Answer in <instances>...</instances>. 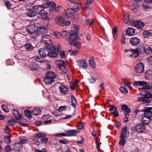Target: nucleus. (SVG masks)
<instances>
[{
	"mask_svg": "<svg viewBox=\"0 0 152 152\" xmlns=\"http://www.w3.org/2000/svg\"><path fill=\"white\" fill-rule=\"evenodd\" d=\"M127 127L126 126H124L123 127L122 129L121 132V137L123 138L127 137V134H129V131L127 130Z\"/></svg>",
	"mask_w": 152,
	"mask_h": 152,
	"instance_id": "nucleus-19",
	"label": "nucleus"
},
{
	"mask_svg": "<svg viewBox=\"0 0 152 152\" xmlns=\"http://www.w3.org/2000/svg\"><path fill=\"white\" fill-rule=\"evenodd\" d=\"M71 96L72 102L71 105L72 106L74 107L77 104V103L76 100V98H75V96L71 94Z\"/></svg>",
	"mask_w": 152,
	"mask_h": 152,
	"instance_id": "nucleus-41",
	"label": "nucleus"
},
{
	"mask_svg": "<svg viewBox=\"0 0 152 152\" xmlns=\"http://www.w3.org/2000/svg\"><path fill=\"white\" fill-rule=\"evenodd\" d=\"M94 2L93 0H86V2L84 6L86 9H87L88 8L90 5L92 4Z\"/></svg>",
	"mask_w": 152,
	"mask_h": 152,
	"instance_id": "nucleus-38",
	"label": "nucleus"
},
{
	"mask_svg": "<svg viewBox=\"0 0 152 152\" xmlns=\"http://www.w3.org/2000/svg\"><path fill=\"white\" fill-rule=\"evenodd\" d=\"M84 126L83 123L82 122H80L78 123L77 125V127L78 129L81 130L83 129Z\"/></svg>",
	"mask_w": 152,
	"mask_h": 152,
	"instance_id": "nucleus-51",
	"label": "nucleus"
},
{
	"mask_svg": "<svg viewBox=\"0 0 152 152\" xmlns=\"http://www.w3.org/2000/svg\"><path fill=\"white\" fill-rule=\"evenodd\" d=\"M14 116L15 117L13 120H9L8 121V124L10 126H13L14 125L13 121L16 123L19 122L21 121V115L19 113L18 111L17 110H13L12 112Z\"/></svg>",
	"mask_w": 152,
	"mask_h": 152,
	"instance_id": "nucleus-3",
	"label": "nucleus"
},
{
	"mask_svg": "<svg viewBox=\"0 0 152 152\" xmlns=\"http://www.w3.org/2000/svg\"><path fill=\"white\" fill-rule=\"evenodd\" d=\"M44 80V81L47 84H51L54 82V79L52 78H49L48 77H45Z\"/></svg>",
	"mask_w": 152,
	"mask_h": 152,
	"instance_id": "nucleus-32",
	"label": "nucleus"
},
{
	"mask_svg": "<svg viewBox=\"0 0 152 152\" xmlns=\"http://www.w3.org/2000/svg\"><path fill=\"white\" fill-rule=\"evenodd\" d=\"M25 48L28 51H31L33 48V47L31 43H28L26 44Z\"/></svg>",
	"mask_w": 152,
	"mask_h": 152,
	"instance_id": "nucleus-43",
	"label": "nucleus"
},
{
	"mask_svg": "<svg viewBox=\"0 0 152 152\" xmlns=\"http://www.w3.org/2000/svg\"><path fill=\"white\" fill-rule=\"evenodd\" d=\"M67 107L66 106H60L59 107L58 110L59 111H62L65 110L67 109Z\"/></svg>",
	"mask_w": 152,
	"mask_h": 152,
	"instance_id": "nucleus-62",
	"label": "nucleus"
},
{
	"mask_svg": "<svg viewBox=\"0 0 152 152\" xmlns=\"http://www.w3.org/2000/svg\"><path fill=\"white\" fill-rule=\"evenodd\" d=\"M70 44L71 45H74L77 49H79L80 48L81 44L80 42L77 41V40L73 42L72 43H70Z\"/></svg>",
	"mask_w": 152,
	"mask_h": 152,
	"instance_id": "nucleus-35",
	"label": "nucleus"
},
{
	"mask_svg": "<svg viewBox=\"0 0 152 152\" xmlns=\"http://www.w3.org/2000/svg\"><path fill=\"white\" fill-rule=\"evenodd\" d=\"M30 144L31 145H39L40 142L37 140L33 138H31L29 140Z\"/></svg>",
	"mask_w": 152,
	"mask_h": 152,
	"instance_id": "nucleus-29",
	"label": "nucleus"
},
{
	"mask_svg": "<svg viewBox=\"0 0 152 152\" xmlns=\"http://www.w3.org/2000/svg\"><path fill=\"white\" fill-rule=\"evenodd\" d=\"M24 114L27 118L30 119L31 118V112L30 110H25L24 111Z\"/></svg>",
	"mask_w": 152,
	"mask_h": 152,
	"instance_id": "nucleus-40",
	"label": "nucleus"
},
{
	"mask_svg": "<svg viewBox=\"0 0 152 152\" xmlns=\"http://www.w3.org/2000/svg\"><path fill=\"white\" fill-rule=\"evenodd\" d=\"M22 147L20 143H17L14 144L13 148V149L15 151H18Z\"/></svg>",
	"mask_w": 152,
	"mask_h": 152,
	"instance_id": "nucleus-31",
	"label": "nucleus"
},
{
	"mask_svg": "<svg viewBox=\"0 0 152 152\" xmlns=\"http://www.w3.org/2000/svg\"><path fill=\"white\" fill-rule=\"evenodd\" d=\"M78 50H69L68 52L70 55H75L78 52Z\"/></svg>",
	"mask_w": 152,
	"mask_h": 152,
	"instance_id": "nucleus-52",
	"label": "nucleus"
},
{
	"mask_svg": "<svg viewBox=\"0 0 152 152\" xmlns=\"http://www.w3.org/2000/svg\"><path fill=\"white\" fill-rule=\"evenodd\" d=\"M40 141L42 143H47L48 140V138L45 137L43 138L40 139Z\"/></svg>",
	"mask_w": 152,
	"mask_h": 152,
	"instance_id": "nucleus-60",
	"label": "nucleus"
},
{
	"mask_svg": "<svg viewBox=\"0 0 152 152\" xmlns=\"http://www.w3.org/2000/svg\"><path fill=\"white\" fill-rule=\"evenodd\" d=\"M37 26L31 25L28 26L26 29V31L31 34L30 37L33 39H36L39 36V33Z\"/></svg>",
	"mask_w": 152,
	"mask_h": 152,
	"instance_id": "nucleus-1",
	"label": "nucleus"
},
{
	"mask_svg": "<svg viewBox=\"0 0 152 152\" xmlns=\"http://www.w3.org/2000/svg\"><path fill=\"white\" fill-rule=\"evenodd\" d=\"M39 33V35L40 34H44L47 33L48 31V29L44 26H40L39 28H38Z\"/></svg>",
	"mask_w": 152,
	"mask_h": 152,
	"instance_id": "nucleus-23",
	"label": "nucleus"
},
{
	"mask_svg": "<svg viewBox=\"0 0 152 152\" xmlns=\"http://www.w3.org/2000/svg\"><path fill=\"white\" fill-rule=\"evenodd\" d=\"M120 90L124 94H127L128 93L127 89L124 86L121 87Z\"/></svg>",
	"mask_w": 152,
	"mask_h": 152,
	"instance_id": "nucleus-49",
	"label": "nucleus"
},
{
	"mask_svg": "<svg viewBox=\"0 0 152 152\" xmlns=\"http://www.w3.org/2000/svg\"><path fill=\"white\" fill-rule=\"evenodd\" d=\"M66 133H65L62 132L61 133H58L56 134H54V136L57 137H60L61 136H67Z\"/></svg>",
	"mask_w": 152,
	"mask_h": 152,
	"instance_id": "nucleus-53",
	"label": "nucleus"
},
{
	"mask_svg": "<svg viewBox=\"0 0 152 152\" xmlns=\"http://www.w3.org/2000/svg\"><path fill=\"white\" fill-rule=\"evenodd\" d=\"M142 34L144 37L148 38L152 35V33L150 32L149 31L146 30L142 33Z\"/></svg>",
	"mask_w": 152,
	"mask_h": 152,
	"instance_id": "nucleus-36",
	"label": "nucleus"
},
{
	"mask_svg": "<svg viewBox=\"0 0 152 152\" xmlns=\"http://www.w3.org/2000/svg\"><path fill=\"white\" fill-rule=\"evenodd\" d=\"M46 7H49V12H58L60 10V6L56 5V3L53 2H47Z\"/></svg>",
	"mask_w": 152,
	"mask_h": 152,
	"instance_id": "nucleus-6",
	"label": "nucleus"
},
{
	"mask_svg": "<svg viewBox=\"0 0 152 152\" xmlns=\"http://www.w3.org/2000/svg\"><path fill=\"white\" fill-rule=\"evenodd\" d=\"M46 77L54 79L56 77V74L53 72H48L45 74Z\"/></svg>",
	"mask_w": 152,
	"mask_h": 152,
	"instance_id": "nucleus-27",
	"label": "nucleus"
},
{
	"mask_svg": "<svg viewBox=\"0 0 152 152\" xmlns=\"http://www.w3.org/2000/svg\"><path fill=\"white\" fill-rule=\"evenodd\" d=\"M49 45H48L47 47H43L42 48H40L38 50V53L42 57H45L47 56H49Z\"/></svg>",
	"mask_w": 152,
	"mask_h": 152,
	"instance_id": "nucleus-8",
	"label": "nucleus"
},
{
	"mask_svg": "<svg viewBox=\"0 0 152 152\" xmlns=\"http://www.w3.org/2000/svg\"><path fill=\"white\" fill-rule=\"evenodd\" d=\"M26 14L28 17L33 18L35 17L36 15H37V12L34 10H28Z\"/></svg>",
	"mask_w": 152,
	"mask_h": 152,
	"instance_id": "nucleus-25",
	"label": "nucleus"
},
{
	"mask_svg": "<svg viewBox=\"0 0 152 152\" xmlns=\"http://www.w3.org/2000/svg\"><path fill=\"white\" fill-rule=\"evenodd\" d=\"M46 135L45 134L42 132H39L35 134L34 135V137L35 138L37 137H46Z\"/></svg>",
	"mask_w": 152,
	"mask_h": 152,
	"instance_id": "nucleus-37",
	"label": "nucleus"
},
{
	"mask_svg": "<svg viewBox=\"0 0 152 152\" xmlns=\"http://www.w3.org/2000/svg\"><path fill=\"white\" fill-rule=\"evenodd\" d=\"M120 138L121 139L120 140L119 143V145L121 146H123L126 143V141L125 140V139L126 138V137H124L123 138L122 137H121V136H120Z\"/></svg>",
	"mask_w": 152,
	"mask_h": 152,
	"instance_id": "nucleus-45",
	"label": "nucleus"
},
{
	"mask_svg": "<svg viewBox=\"0 0 152 152\" xmlns=\"http://www.w3.org/2000/svg\"><path fill=\"white\" fill-rule=\"evenodd\" d=\"M152 107H148L145 110H142V111L144 112V115L145 118H147L148 119L150 118L152 116Z\"/></svg>",
	"mask_w": 152,
	"mask_h": 152,
	"instance_id": "nucleus-15",
	"label": "nucleus"
},
{
	"mask_svg": "<svg viewBox=\"0 0 152 152\" xmlns=\"http://www.w3.org/2000/svg\"><path fill=\"white\" fill-rule=\"evenodd\" d=\"M134 25L137 28L140 29H142L145 25V23L143 22L136 21L134 22Z\"/></svg>",
	"mask_w": 152,
	"mask_h": 152,
	"instance_id": "nucleus-21",
	"label": "nucleus"
},
{
	"mask_svg": "<svg viewBox=\"0 0 152 152\" xmlns=\"http://www.w3.org/2000/svg\"><path fill=\"white\" fill-rule=\"evenodd\" d=\"M60 93L63 95L67 94L69 91L67 87L63 85H61L59 87Z\"/></svg>",
	"mask_w": 152,
	"mask_h": 152,
	"instance_id": "nucleus-18",
	"label": "nucleus"
},
{
	"mask_svg": "<svg viewBox=\"0 0 152 152\" xmlns=\"http://www.w3.org/2000/svg\"><path fill=\"white\" fill-rule=\"evenodd\" d=\"M51 45L49 46V56L51 58L56 57L58 55V52L59 51L61 47L54 45Z\"/></svg>",
	"mask_w": 152,
	"mask_h": 152,
	"instance_id": "nucleus-2",
	"label": "nucleus"
},
{
	"mask_svg": "<svg viewBox=\"0 0 152 152\" xmlns=\"http://www.w3.org/2000/svg\"><path fill=\"white\" fill-rule=\"evenodd\" d=\"M5 4L8 9H10V8L11 6L12 5L10 1H6L5 2Z\"/></svg>",
	"mask_w": 152,
	"mask_h": 152,
	"instance_id": "nucleus-63",
	"label": "nucleus"
},
{
	"mask_svg": "<svg viewBox=\"0 0 152 152\" xmlns=\"http://www.w3.org/2000/svg\"><path fill=\"white\" fill-rule=\"evenodd\" d=\"M56 64L58 66V68L64 73L67 72V69L65 67L66 64L63 60H57L56 61Z\"/></svg>",
	"mask_w": 152,
	"mask_h": 152,
	"instance_id": "nucleus-10",
	"label": "nucleus"
},
{
	"mask_svg": "<svg viewBox=\"0 0 152 152\" xmlns=\"http://www.w3.org/2000/svg\"><path fill=\"white\" fill-rule=\"evenodd\" d=\"M69 37L66 38V40L69 41V43H72L73 42L77 40L78 38L77 37V31H74V30H72L69 32Z\"/></svg>",
	"mask_w": 152,
	"mask_h": 152,
	"instance_id": "nucleus-4",
	"label": "nucleus"
},
{
	"mask_svg": "<svg viewBox=\"0 0 152 152\" xmlns=\"http://www.w3.org/2000/svg\"><path fill=\"white\" fill-rule=\"evenodd\" d=\"M134 85L139 86H142V88L145 90H149L151 88V86L147 84V83L144 81H137L134 82L133 83Z\"/></svg>",
	"mask_w": 152,
	"mask_h": 152,
	"instance_id": "nucleus-7",
	"label": "nucleus"
},
{
	"mask_svg": "<svg viewBox=\"0 0 152 152\" xmlns=\"http://www.w3.org/2000/svg\"><path fill=\"white\" fill-rule=\"evenodd\" d=\"M4 129V132L5 133L7 134H9L10 133V131L8 126H6Z\"/></svg>",
	"mask_w": 152,
	"mask_h": 152,
	"instance_id": "nucleus-61",
	"label": "nucleus"
},
{
	"mask_svg": "<svg viewBox=\"0 0 152 152\" xmlns=\"http://www.w3.org/2000/svg\"><path fill=\"white\" fill-rule=\"evenodd\" d=\"M78 65L82 69H85L87 67L88 64L86 61L84 59H83L77 61Z\"/></svg>",
	"mask_w": 152,
	"mask_h": 152,
	"instance_id": "nucleus-16",
	"label": "nucleus"
},
{
	"mask_svg": "<svg viewBox=\"0 0 152 152\" xmlns=\"http://www.w3.org/2000/svg\"><path fill=\"white\" fill-rule=\"evenodd\" d=\"M59 55L60 57L63 58H64L65 57V51L64 50H61L59 52Z\"/></svg>",
	"mask_w": 152,
	"mask_h": 152,
	"instance_id": "nucleus-59",
	"label": "nucleus"
},
{
	"mask_svg": "<svg viewBox=\"0 0 152 152\" xmlns=\"http://www.w3.org/2000/svg\"><path fill=\"white\" fill-rule=\"evenodd\" d=\"M55 20L57 24L60 26H67L70 23V21L64 20L61 16H57Z\"/></svg>",
	"mask_w": 152,
	"mask_h": 152,
	"instance_id": "nucleus-5",
	"label": "nucleus"
},
{
	"mask_svg": "<svg viewBox=\"0 0 152 152\" xmlns=\"http://www.w3.org/2000/svg\"><path fill=\"white\" fill-rule=\"evenodd\" d=\"M65 131L66 133L67 136L68 137L75 136L78 133V131L77 130L69 129Z\"/></svg>",
	"mask_w": 152,
	"mask_h": 152,
	"instance_id": "nucleus-22",
	"label": "nucleus"
},
{
	"mask_svg": "<svg viewBox=\"0 0 152 152\" xmlns=\"http://www.w3.org/2000/svg\"><path fill=\"white\" fill-rule=\"evenodd\" d=\"M131 111L130 109L128 108L125 110L124 112V114L125 117H128L129 114V113Z\"/></svg>",
	"mask_w": 152,
	"mask_h": 152,
	"instance_id": "nucleus-56",
	"label": "nucleus"
},
{
	"mask_svg": "<svg viewBox=\"0 0 152 152\" xmlns=\"http://www.w3.org/2000/svg\"><path fill=\"white\" fill-rule=\"evenodd\" d=\"M61 36L63 38H64L65 37H66L68 34L67 31H64L60 33Z\"/></svg>",
	"mask_w": 152,
	"mask_h": 152,
	"instance_id": "nucleus-54",
	"label": "nucleus"
},
{
	"mask_svg": "<svg viewBox=\"0 0 152 152\" xmlns=\"http://www.w3.org/2000/svg\"><path fill=\"white\" fill-rule=\"evenodd\" d=\"M112 34L113 35L114 38L116 39L117 36V26L112 29Z\"/></svg>",
	"mask_w": 152,
	"mask_h": 152,
	"instance_id": "nucleus-39",
	"label": "nucleus"
},
{
	"mask_svg": "<svg viewBox=\"0 0 152 152\" xmlns=\"http://www.w3.org/2000/svg\"><path fill=\"white\" fill-rule=\"evenodd\" d=\"M145 76L147 79H151L152 77V71L150 70H148L146 71L145 72Z\"/></svg>",
	"mask_w": 152,
	"mask_h": 152,
	"instance_id": "nucleus-26",
	"label": "nucleus"
},
{
	"mask_svg": "<svg viewBox=\"0 0 152 152\" xmlns=\"http://www.w3.org/2000/svg\"><path fill=\"white\" fill-rule=\"evenodd\" d=\"M94 20L92 19L91 20L90 19H88L86 20V23L87 24L89 25V26H90L93 23Z\"/></svg>",
	"mask_w": 152,
	"mask_h": 152,
	"instance_id": "nucleus-58",
	"label": "nucleus"
},
{
	"mask_svg": "<svg viewBox=\"0 0 152 152\" xmlns=\"http://www.w3.org/2000/svg\"><path fill=\"white\" fill-rule=\"evenodd\" d=\"M145 126L142 123L137 124L135 126V130L138 133L143 132L145 129Z\"/></svg>",
	"mask_w": 152,
	"mask_h": 152,
	"instance_id": "nucleus-14",
	"label": "nucleus"
},
{
	"mask_svg": "<svg viewBox=\"0 0 152 152\" xmlns=\"http://www.w3.org/2000/svg\"><path fill=\"white\" fill-rule=\"evenodd\" d=\"M27 7L28 8V10H41L42 9L46 8L45 6H44V5H34V4L29 3L28 4Z\"/></svg>",
	"mask_w": 152,
	"mask_h": 152,
	"instance_id": "nucleus-11",
	"label": "nucleus"
},
{
	"mask_svg": "<svg viewBox=\"0 0 152 152\" xmlns=\"http://www.w3.org/2000/svg\"><path fill=\"white\" fill-rule=\"evenodd\" d=\"M35 60L39 62L43 63L45 61V60L43 59L41 57L38 56L35 58Z\"/></svg>",
	"mask_w": 152,
	"mask_h": 152,
	"instance_id": "nucleus-47",
	"label": "nucleus"
},
{
	"mask_svg": "<svg viewBox=\"0 0 152 152\" xmlns=\"http://www.w3.org/2000/svg\"><path fill=\"white\" fill-rule=\"evenodd\" d=\"M42 9L41 10H39V11L37 13V17L41 18L43 20H47L48 19V13Z\"/></svg>",
	"mask_w": 152,
	"mask_h": 152,
	"instance_id": "nucleus-13",
	"label": "nucleus"
},
{
	"mask_svg": "<svg viewBox=\"0 0 152 152\" xmlns=\"http://www.w3.org/2000/svg\"><path fill=\"white\" fill-rule=\"evenodd\" d=\"M11 151V146L9 145H7L5 148L4 152H10Z\"/></svg>",
	"mask_w": 152,
	"mask_h": 152,
	"instance_id": "nucleus-55",
	"label": "nucleus"
},
{
	"mask_svg": "<svg viewBox=\"0 0 152 152\" xmlns=\"http://www.w3.org/2000/svg\"><path fill=\"white\" fill-rule=\"evenodd\" d=\"M144 52L146 54H149L152 53V49L151 47L144 48Z\"/></svg>",
	"mask_w": 152,
	"mask_h": 152,
	"instance_id": "nucleus-46",
	"label": "nucleus"
},
{
	"mask_svg": "<svg viewBox=\"0 0 152 152\" xmlns=\"http://www.w3.org/2000/svg\"><path fill=\"white\" fill-rule=\"evenodd\" d=\"M130 20L129 16L128 15H126L124 16V22L126 23H129Z\"/></svg>",
	"mask_w": 152,
	"mask_h": 152,
	"instance_id": "nucleus-50",
	"label": "nucleus"
},
{
	"mask_svg": "<svg viewBox=\"0 0 152 152\" xmlns=\"http://www.w3.org/2000/svg\"><path fill=\"white\" fill-rule=\"evenodd\" d=\"M29 64L28 67L31 70H36L39 67L38 64L36 63L34 61L30 59L29 61Z\"/></svg>",
	"mask_w": 152,
	"mask_h": 152,
	"instance_id": "nucleus-17",
	"label": "nucleus"
},
{
	"mask_svg": "<svg viewBox=\"0 0 152 152\" xmlns=\"http://www.w3.org/2000/svg\"><path fill=\"white\" fill-rule=\"evenodd\" d=\"M150 91L148 92L147 94H145L144 95V97L145 99H147L150 98H152V94L150 93Z\"/></svg>",
	"mask_w": 152,
	"mask_h": 152,
	"instance_id": "nucleus-57",
	"label": "nucleus"
},
{
	"mask_svg": "<svg viewBox=\"0 0 152 152\" xmlns=\"http://www.w3.org/2000/svg\"><path fill=\"white\" fill-rule=\"evenodd\" d=\"M89 64L91 67L93 68H95L96 67L95 62L92 59L89 60Z\"/></svg>",
	"mask_w": 152,
	"mask_h": 152,
	"instance_id": "nucleus-48",
	"label": "nucleus"
},
{
	"mask_svg": "<svg viewBox=\"0 0 152 152\" xmlns=\"http://www.w3.org/2000/svg\"><path fill=\"white\" fill-rule=\"evenodd\" d=\"M138 49L134 50L132 51V53L131 54L130 56L133 58H136L139 55V53L138 51Z\"/></svg>",
	"mask_w": 152,
	"mask_h": 152,
	"instance_id": "nucleus-33",
	"label": "nucleus"
},
{
	"mask_svg": "<svg viewBox=\"0 0 152 152\" xmlns=\"http://www.w3.org/2000/svg\"><path fill=\"white\" fill-rule=\"evenodd\" d=\"M140 42V39L137 37H132L130 40V43L133 46H137Z\"/></svg>",
	"mask_w": 152,
	"mask_h": 152,
	"instance_id": "nucleus-20",
	"label": "nucleus"
},
{
	"mask_svg": "<svg viewBox=\"0 0 152 152\" xmlns=\"http://www.w3.org/2000/svg\"><path fill=\"white\" fill-rule=\"evenodd\" d=\"M41 41L42 43L48 45H50L52 43L51 37L49 35L45 34L42 36Z\"/></svg>",
	"mask_w": 152,
	"mask_h": 152,
	"instance_id": "nucleus-9",
	"label": "nucleus"
},
{
	"mask_svg": "<svg viewBox=\"0 0 152 152\" xmlns=\"http://www.w3.org/2000/svg\"><path fill=\"white\" fill-rule=\"evenodd\" d=\"M41 113V110L38 108H34L32 111V113L34 115H40Z\"/></svg>",
	"mask_w": 152,
	"mask_h": 152,
	"instance_id": "nucleus-34",
	"label": "nucleus"
},
{
	"mask_svg": "<svg viewBox=\"0 0 152 152\" xmlns=\"http://www.w3.org/2000/svg\"><path fill=\"white\" fill-rule=\"evenodd\" d=\"M11 136L10 135L8 136H4L3 139L5 143L7 144H10L11 143Z\"/></svg>",
	"mask_w": 152,
	"mask_h": 152,
	"instance_id": "nucleus-42",
	"label": "nucleus"
},
{
	"mask_svg": "<svg viewBox=\"0 0 152 152\" xmlns=\"http://www.w3.org/2000/svg\"><path fill=\"white\" fill-rule=\"evenodd\" d=\"M144 65L142 63L140 62L135 67V72L138 73H141L144 71Z\"/></svg>",
	"mask_w": 152,
	"mask_h": 152,
	"instance_id": "nucleus-12",
	"label": "nucleus"
},
{
	"mask_svg": "<svg viewBox=\"0 0 152 152\" xmlns=\"http://www.w3.org/2000/svg\"><path fill=\"white\" fill-rule=\"evenodd\" d=\"M20 141L22 144H25L27 142V139L25 136L21 137H20Z\"/></svg>",
	"mask_w": 152,
	"mask_h": 152,
	"instance_id": "nucleus-44",
	"label": "nucleus"
},
{
	"mask_svg": "<svg viewBox=\"0 0 152 152\" xmlns=\"http://www.w3.org/2000/svg\"><path fill=\"white\" fill-rule=\"evenodd\" d=\"M2 109L3 111L6 113H7L8 112V109L7 108V106L6 105H2Z\"/></svg>",
	"mask_w": 152,
	"mask_h": 152,
	"instance_id": "nucleus-64",
	"label": "nucleus"
},
{
	"mask_svg": "<svg viewBox=\"0 0 152 152\" xmlns=\"http://www.w3.org/2000/svg\"><path fill=\"white\" fill-rule=\"evenodd\" d=\"M65 14L67 17H70L73 16L75 12L72 8L68 9L66 11L65 10Z\"/></svg>",
	"mask_w": 152,
	"mask_h": 152,
	"instance_id": "nucleus-24",
	"label": "nucleus"
},
{
	"mask_svg": "<svg viewBox=\"0 0 152 152\" xmlns=\"http://www.w3.org/2000/svg\"><path fill=\"white\" fill-rule=\"evenodd\" d=\"M126 34L129 36H133L135 33V31L134 29L131 27L128 28L126 31Z\"/></svg>",
	"mask_w": 152,
	"mask_h": 152,
	"instance_id": "nucleus-28",
	"label": "nucleus"
},
{
	"mask_svg": "<svg viewBox=\"0 0 152 152\" xmlns=\"http://www.w3.org/2000/svg\"><path fill=\"white\" fill-rule=\"evenodd\" d=\"M82 7V5L81 4H78L76 3L73 6L72 9L74 10L75 12L80 10Z\"/></svg>",
	"mask_w": 152,
	"mask_h": 152,
	"instance_id": "nucleus-30",
	"label": "nucleus"
}]
</instances>
